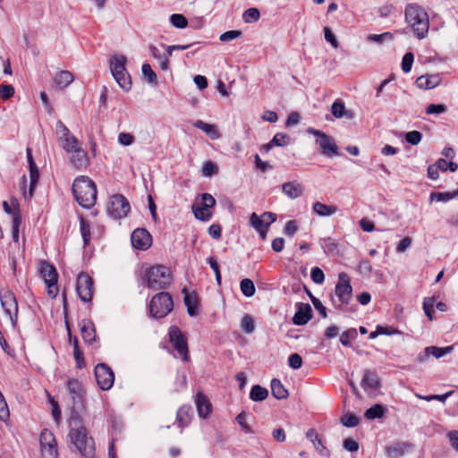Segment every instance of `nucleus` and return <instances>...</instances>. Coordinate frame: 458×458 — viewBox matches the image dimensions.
Returning <instances> with one entry per match:
<instances>
[{
  "label": "nucleus",
  "instance_id": "obj_1",
  "mask_svg": "<svg viewBox=\"0 0 458 458\" xmlns=\"http://www.w3.org/2000/svg\"><path fill=\"white\" fill-rule=\"evenodd\" d=\"M67 391L72 401V411L69 419V438L71 443L85 458H93L95 443L88 436L87 428L82 423L79 410L84 407V394L82 384L78 379H69L66 382Z\"/></svg>",
  "mask_w": 458,
  "mask_h": 458
},
{
  "label": "nucleus",
  "instance_id": "obj_2",
  "mask_svg": "<svg viewBox=\"0 0 458 458\" xmlns=\"http://www.w3.org/2000/svg\"><path fill=\"white\" fill-rule=\"evenodd\" d=\"M72 194L78 204L84 208H90L97 200V187L88 176L77 177L72 184Z\"/></svg>",
  "mask_w": 458,
  "mask_h": 458
},
{
  "label": "nucleus",
  "instance_id": "obj_3",
  "mask_svg": "<svg viewBox=\"0 0 458 458\" xmlns=\"http://www.w3.org/2000/svg\"><path fill=\"white\" fill-rule=\"evenodd\" d=\"M405 21L419 39L427 37L429 28L428 16L420 5L410 4L405 7Z\"/></svg>",
  "mask_w": 458,
  "mask_h": 458
},
{
  "label": "nucleus",
  "instance_id": "obj_4",
  "mask_svg": "<svg viewBox=\"0 0 458 458\" xmlns=\"http://www.w3.org/2000/svg\"><path fill=\"white\" fill-rule=\"evenodd\" d=\"M144 280L147 286L153 290L165 288L171 282L169 269L162 265H157L145 271Z\"/></svg>",
  "mask_w": 458,
  "mask_h": 458
},
{
  "label": "nucleus",
  "instance_id": "obj_5",
  "mask_svg": "<svg viewBox=\"0 0 458 458\" xmlns=\"http://www.w3.org/2000/svg\"><path fill=\"white\" fill-rule=\"evenodd\" d=\"M148 307L153 318H162L173 310L174 301L168 293L161 292L152 297Z\"/></svg>",
  "mask_w": 458,
  "mask_h": 458
},
{
  "label": "nucleus",
  "instance_id": "obj_6",
  "mask_svg": "<svg viewBox=\"0 0 458 458\" xmlns=\"http://www.w3.org/2000/svg\"><path fill=\"white\" fill-rule=\"evenodd\" d=\"M307 131L309 134H312L316 137L315 142L323 156L327 157L339 156L338 147L331 136L313 128H309Z\"/></svg>",
  "mask_w": 458,
  "mask_h": 458
},
{
  "label": "nucleus",
  "instance_id": "obj_7",
  "mask_svg": "<svg viewBox=\"0 0 458 458\" xmlns=\"http://www.w3.org/2000/svg\"><path fill=\"white\" fill-rule=\"evenodd\" d=\"M39 270L47 287V294L51 298H55L58 293V274L55 267L47 261H42Z\"/></svg>",
  "mask_w": 458,
  "mask_h": 458
},
{
  "label": "nucleus",
  "instance_id": "obj_8",
  "mask_svg": "<svg viewBox=\"0 0 458 458\" xmlns=\"http://www.w3.org/2000/svg\"><path fill=\"white\" fill-rule=\"evenodd\" d=\"M130 209V203L123 195L115 194L110 198L107 205V213L111 217L114 219L125 217Z\"/></svg>",
  "mask_w": 458,
  "mask_h": 458
},
{
  "label": "nucleus",
  "instance_id": "obj_9",
  "mask_svg": "<svg viewBox=\"0 0 458 458\" xmlns=\"http://www.w3.org/2000/svg\"><path fill=\"white\" fill-rule=\"evenodd\" d=\"M335 293L339 301V305L336 306L338 309H341L344 304H348L351 301L352 296V287L347 274L344 272L339 274L338 282L335 288Z\"/></svg>",
  "mask_w": 458,
  "mask_h": 458
},
{
  "label": "nucleus",
  "instance_id": "obj_10",
  "mask_svg": "<svg viewBox=\"0 0 458 458\" xmlns=\"http://www.w3.org/2000/svg\"><path fill=\"white\" fill-rule=\"evenodd\" d=\"M360 386L369 397H376L380 394L381 382L375 370L364 369Z\"/></svg>",
  "mask_w": 458,
  "mask_h": 458
},
{
  "label": "nucleus",
  "instance_id": "obj_11",
  "mask_svg": "<svg viewBox=\"0 0 458 458\" xmlns=\"http://www.w3.org/2000/svg\"><path fill=\"white\" fill-rule=\"evenodd\" d=\"M169 339L174 350L177 352L182 360L187 361L189 359L187 341L182 331L177 327L173 326L170 327Z\"/></svg>",
  "mask_w": 458,
  "mask_h": 458
},
{
  "label": "nucleus",
  "instance_id": "obj_12",
  "mask_svg": "<svg viewBox=\"0 0 458 458\" xmlns=\"http://www.w3.org/2000/svg\"><path fill=\"white\" fill-rule=\"evenodd\" d=\"M95 377L98 386L104 391L109 390L114 385V374L111 368L105 363L96 366Z\"/></svg>",
  "mask_w": 458,
  "mask_h": 458
},
{
  "label": "nucleus",
  "instance_id": "obj_13",
  "mask_svg": "<svg viewBox=\"0 0 458 458\" xmlns=\"http://www.w3.org/2000/svg\"><path fill=\"white\" fill-rule=\"evenodd\" d=\"M0 300L3 309L14 326L18 317V304L14 294L11 291L6 290L0 293Z\"/></svg>",
  "mask_w": 458,
  "mask_h": 458
},
{
  "label": "nucleus",
  "instance_id": "obj_14",
  "mask_svg": "<svg viewBox=\"0 0 458 458\" xmlns=\"http://www.w3.org/2000/svg\"><path fill=\"white\" fill-rule=\"evenodd\" d=\"M92 288H93V280L88 275L81 273L79 275L77 278V285L76 291L80 297V299L83 302H88L91 301L92 298Z\"/></svg>",
  "mask_w": 458,
  "mask_h": 458
},
{
  "label": "nucleus",
  "instance_id": "obj_15",
  "mask_svg": "<svg viewBox=\"0 0 458 458\" xmlns=\"http://www.w3.org/2000/svg\"><path fill=\"white\" fill-rule=\"evenodd\" d=\"M131 242L135 249L146 250L152 244V236L146 229L137 228L131 233Z\"/></svg>",
  "mask_w": 458,
  "mask_h": 458
},
{
  "label": "nucleus",
  "instance_id": "obj_16",
  "mask_svg": "<svg viewBox=\"0 0 458 458\" xmlns=\"http://www.w3.org/2000/svg\"><path fill=\"white\" fill-rule=\"evenodd\" d=\"M297 310L293 318V322L297 326L306 325L312 318V309L309 303L298 302Z\"/></svg>",
  "mask_w": 458,
  "mask_h": 458
},
{
  "label": "nucleus",
  "instance_id": "obj_17",
  "mask_svg": "<svg viewBox=\"0 0 458 458\" xmlns=\"http://www.w3.org/2000/svg\"><path fill=\"white\" fill-rule=\"evenodd\" d=\"M306 437L313 444L316 452L322 457L328 458L330 451L324 445L322 438L314 428H310L306 432Z\"/></svg>",
  "mask_w": 458,
  "mask_h": 458
},
{
  "label": "nucleus",
  "instance_id": "obj_18",
  "mask_svg": "<svg viewBox=\"0 0 458 458\" xmlns=\"http://www.w3.org/2000/svg\"><path fill=\"white\" fill-rule=\"evenodd\" d=\"M453 346L446 347H437V346H428L424 349V352L418 356V360L420 362L425 361L430 355L434 356L437 359H439L446 354H449L453 352Z\"/></svg>",
  "mask_w": 458,
  "mask_h": 458
},
{
  "label": "nucleus",
  "instance_id": "obj_19",
  "mask_svg": "<svg viewBox=\"0 0 458 458\" xmlns=\"http://www.w3.org/2000/svg\"><path fill=\"white\" fill-rule=\"evenodd\" d=\"M304 187L301 182H287L282 185V191L288 198L294 199L301 197L303 193Z\"/></svg>",
  "mask_w": 458,
  "mask_h": 458
},
{
  "label": "nucleus",
  "instance_id": "obj_20",
  "mask_svg": "<svg viewBox=\"0 0 458 458\" xmlns=\"http://www.w3.org/2000/svg\"><path fill=\"white\" fill-rule=\"evenodd\" d=\"M70 153V161L77 169H83L87 166L89 159L86 151L78 148Z\"/></svg>",
  "mask_w": 458,
  "mask_h": 458
},
{
  "label": "nucleus",
  "instance_id": "obj_21",
  "mask_svg": "<svg viewBox=\"0 0 458 458\" xmlns=\"http://www.w3.org/2000/svg\"><path fill=\"white\" fill-rule=\"evenodd\" d=\"M196 406L200 418L208 417L211 412V403L202 393H198L196 395Z\"/></svg>",
  "mask_w": 458,
  "mask_h": 458
},
{
  "label": "nucleus",
  "instance_id": "obj_22",
  "mask_svg": "<svg viewBox=\"0 0 458 458\" xmlns=\"http://www.w3.org/2000/svg\"><path fill=\"white\" fill-rule=\"evenodd\" d=\"M81 334L85 343L91 344L96 339L94 325L89 320H83L81 325Z\"/></svg>",
  "mask_w": 458,
  "mask_h": 458
},
{
  "label": "nucleus",
  "instance_id": "obj_23",
  "mask_svg": "<svg viewBox=\"0 0 458 458\" xmlns=\"http://www.w3.org/2000/svg\"><path fill=\"white\" fill-rule=\"evenodd\" d=\"M331 112L333 116L338 119L343 117L352 119L353 116L352 112L345 108V105L341 99H336L333 103L331 106Z\"/></svg>",
  "mask_w": 458,
  "mask_h": 458
},
{
  "label": "nucleus",
  "instance_id": "obj_24",
  "mask_svg": "<svg viewBox=\"0 0 458 458\" xmlns=\"http://www.w3.org/2000/svg\"><path fill=\"white\" fill-rule=\"evenodd\" d=\"M440 79L437 74L429 76H420L416 80V84L420 89H434L439 84Z\"/></svg>",
  "mask_w": 458,
  "mask_h": 458
},
{
  "label": "nucleus",
  "instance_id": "obj_25",
  "mask_svg": "<svg viewBox=\"0 0 458 458\" xmlns=\"http://www.w3.org/2000/svg\"><path fill=\"white\" fill-rule=\"evenodd\" d=\"M312 210L319 216H330L337 212L338 208L334 205L328 206L322 202L317 201L313 203Z\"/></svg>",
  "mask_w": 458,
  "mask_h": 458
},
{
  "label": "nucleus",
  "instance_id": "obj_26",
  "mask_svg": "<svg viewBox=\"0 0 458 458\" xmlns=\"http://www.w3.org/2000/svg\"><path fill=\"white\" fill-rule=\"evenodd\" d=\"M127 58L124 55H114L110 58V70L113 74L126 72L125 64Z\"/></svg>",
  "mask_w": 458,
  "mask_h": 458
},
{
  "label": "nucleus",
  "instance_id": "obj_27",
  "mask_svg": "<svg viewBox=\"0 0 458 458\" xmlns=\"http://www.w3.org/2000/svg\"><path fill=\"white\" fill-rule=\"evenodd\" d=\"M66 327L68 330V335H69L70 342L72 341L73 355H74V359L76 360L77 367L79 369H81L84 366V360H83V353L81 352V350L79 348V341H78L77 337H73V339H72L71 330H70V327H69V325L67 322H66Z\"/></svg>",
  "mask_w": 458,
  "mask_h": 458
},
{
  "label": "nucleus",
  "instance_id": "obj_28",
  "mask_svg": "<svg viewBox=\"0 0 458 458\" xmlns=\"http://www.w3.org/2000/svg\"><path fill=\"white\" fill-rule=\"evenodd\" d=\"M191 411V407L189 405H182L177 411L176 420L178 421L179 427H181L182 428H183L190 423Z\"/></svg>",
  "mask_w": 458,
  "mask_h": 458
},
{
  "label": "nucleus",
  "instance_id": "obj_29",
  "mask_svg": "<svg viewBox=\"0 0 458 458\" xmlns=\"http://www.w3.org/2000/svg\"><path fill=\"white\" fill-rule=\"evenodd\" d=\"M271 392L275 398L276 399H285L288 396V391L284 386L282 382L277 379L274 378L271 381Z\"/></svg>",
  "mask_w": 458,
  "mask_h": 458
},
{
  "label": "nucleus",
  "instance_id": "obj_30",
  "mask_svg": "<svg viewBox=\"0 0 458 458\" xmlns=\"http://www.w3.org/2000/svg\"><path fill=\"white\" fill-rule=\"evenodd\" d=\"M182 293H184V304L187 307L188 314L191 317L198 315V301L196 297L189 294L186 289H183Z\"/></svg>",
  "mask_w": 458,
  "mask_h": 458
},
{
  "label": "nucleus",
  "instance_id": "obj_31",
  "mask_svg": "<svg viewBox=\"0 0 458 458\" xmlns=\"http://www.w3.org/2000/svg\"><path fill=\"white\" fill-rule=\"evenodd\" d=\"M74 80L73 74L69 71L60 72L55 78V83L60 89L69 86Z\"/></svg>",
  "mask_w": 458,
  "mask_h": 458
},
{
  "label": "nucleus",
  "instance_id": "obj_32",
  "mask_svg": "<svg viewBox=\"0 0 458 458\" xmlns=\"http://www.w3.org/2000/svg\"><path fill=\"white\" fill-rule=\"evenodd\" d=\"M194 126L201 131H203L205 133H207L212 140H216L219 138V133L216 128L215 125L203 122L202 120H197L194 123Z\"/></svg>",
  "mask_w": 458,
  "mask_h": 458
},
{
  "label": "nucleus",
  "instance_id": "obj_33",
  "mask_svg": "<svg viewBox=\"0 0 458 458\" xmlns=\"http://www.w3.org/2000/svg\"><path fill=\"white\" fill-rule=\"evenodd\" d=\"M268 395V391L259 385H255L251 387L250 398L254 402H261Z\"/></svg>",
  "mask_w": 458,
  "mask_h": 458
},
{
  "label": "nucleus",
  "instance_id": "obj_34",
  "mask_svg": "<svg viewBox=\"0 0 458 458\" xmlns=\"http://www.w3.org/2000/svg\"><path fill=\"white\" fill-rule=\"evenodd\" d=\"M114 79L118 85L125 91H128L131 88V76L126 72H119L118 74H113Z\"/></svg>",
  "mask_w": 458,
  "mask_h": 458
},
{
  "label": "nucleus",
  "instance_id": "obj_35",
  "mask_svg": "<svg viewBox=\"0 0 458 458\" xmlns=\"http://www.w3.org/2000/svg\"><path fill=\"white\" fill-rule=\"evenodd\" d=\"M384 406L381 404H375L365 411L364 416L368 420H375L382 418L384 416Z\"/></svg>",
  "mask_w": 458,
  "mask_h": 458
},
{
  "label": "nucleus",
  "instance_id": "obj_36",
  "mask_svg": "<svg viewBox=\"0 0 458 458\" xmlns=\"http://www.w3.org/2000/svg\"><path fill=\"white\" fill-rule=\"evenodd\" d=\"M240 288L242 294L246 297H252L255 294L254 283L249 278H244L241 281Z\"/></svg>",
  "mask_w": 458,
  "mask_h": 458
},
{
  "label": "nucleus",
  "instance_id": "obj_37",
  "mask_svg": "<svg viewBox=\"0 0 458 458\" xmlns=\"http://www.w3.org/2000/svg\"><path fill=\"white\" fill-rule=\"evenodd\" d=\"M80 230L84 245L86 246L90 242V225L89 223L82 216L80 218Z\"/></svg>",
  "mask_w": 458,
  "mask_h": 458
},
{
  "label": "nucleus",
  "instance_id": "obj_38",
  "mask_svg": "<svg viewBox=\"0 0 458 458\" xmlns=\"http://www.w3.org/2000/svg\"><path fill=\"white\" fill-rule=\"evenodd\" d=\"M21 223V212H14L12 221V237L13 242L19 241V228Z\"/></svg>",
  "mask_w": 458,
  "mask_h": 458
},
{
  "label": "nucleus",
  "instance_id": "obj_39",
  "mask_svg": "<svg viewBox=\"0 0 458 458\" xmlns=\"http://www.w3.org/2000/svg\"><path fill=\"white\" fill-rule=\"evenodd\" d=\"M357 336V330L355 328H349L342 333L340 335V342L344 346H351V340L356 339Z\"/></svg>",
  "mask_w": 458,
  "mask_h": 458
},
{
  "label": "nucleus",
  "instance_id": "obj_40",
  "mask_svg": "<svg viewBox=\"0 0 458 458\" xmlns=\"http://www.w3.org/2000/svg\"><path fill=\"white\" fill-rule=\"evenodd\" d=\"M242 18L246 23L256 22L260 18V13L257 8H249L243 13Z\"/></svg>",
  "mask_w": 458,
  "mask_h": 458
},
{
  "label": "nucleus",
  "instance_id": "obj_41",
  "mask_svg": "<svg viewBox=\"0 0 458 458\" xmlns=\"http://www.w3.org/2000/svg\"><path fill=\"white\" fill-rule=\"evenodd\" d=\"M142 74L147 78L148 82L150 84L157 83V77L156 72L152 70L149 64H143L141 67Z\"/></svg>",
  "mask_w": 458,
  "mask_h": 458
},
{
  "label": "nucleus",
  "instance_id": "obj_42",
  "mask_svg": "<svg viewBox=\"0 0 458 458\" xmlns=\"http://www.w3.org/2000/svg\"><path fill=\"white\" fill-rule=\"evenodd\" d=\"M169 20L172 25L178 29H184L188 25V21L182 14L174 13Z\"/></svg>",
  "mask_w": 458,
  "mask_h": 458
},
{
  "label": "nucleus",
  "instance_id": "obj_43",
  "mask_svg": "<svg viewBox=\"0 0 458 458\" xmlns=\"http://www.w3.org/2000/svg\"><path fill=\"white\" fill-rule=\"evenodd\" d=\"M40 446L56 444L53 433L48 429L42 430L39 437Z\"/></svg>",
  "mask_w": 458,
  "mask_h": 458
},
{
  "label": "nucleus",
  "instance_id": "obj_44",
  "mask_svg": "<svg viewBox=\"0 0 458 458\" xmlns=\"http://www.w3.org/2000/svg\"><path fill=\"white\" fill-rule=\"evenodd\" d=\"M271 141L276 147H284L290 143V137L286 133L278 132L273 137Z\"/></svg>",
  "mask_w": 458,
  "mask_h": 458
},
{
  "label": "nucleus",
  "instance_id": "obj_45",
  "mask_svg": "<svg viewBox=\"0 0 458 458\" xmlns=\"http://www.w3.org/2000/svg\"><path fill=\"white\" fill-rule=\"evenodd\" d=\"M56 134L61 142L72 136L69 129L61 121L56 123Z\"/></svg>",
  "mask_w": 458,
  "mask_h": 458
},
{
  "label": "nucleus",
  "instance_id": "obj_46",
  "mask_svg": "<svg viewBox=\"0 0 458 458\" xmlns=\"http://www.w3.org/2000/svg\"><path fill=\"white\" fill-rule=\"evenodd\" d=\"M241 327L242 329L248 334H251L255 330L254 321L250 315H245L242 318Z\"/></svg>",
  "mask_w": 458,
  "mask_h": 458
},
{
  "label": "nucleus",
  "instance_id": "obj_47",
  "mask_svg": "<svg viewBox=\"0 0 458 458\" xmlns=\"http://www.w3.org/2000/svg\"><path fill=\"white\" fill-rule=\"evenodd\" d=\"M41 454L43 458H56L57 457V447L56 444L42 445Z\"/></svg>",
  "mask_w": 458,
  "mask_h": 458
},
{
  "label": "nucleus",
  "instance_id": "obj_48",
  "mask_svg": "<svg viewBox=\"0 0 458 458\" xmlns=\"http://www.w3.org/2000/svg\"><path fill=\"white\" fill-rule=\"evenodd\" d=\"M61 146L67 152H71L80 148L79 142L73 135L69 137V139H66V140L62 141Z\"/></svg>",
  "mask_w": 458,
  "mask_h": 458
},
{
  "label": "nucleus",
  "instance_id": "obj_49",
  "mask_svg": "<svg viewBox=\"0 0 458 458\" xmlns=\"http://www.w3.org/2000/svg\"><path fill=\"white\" fill-rule=\"evenodd\" d=\"M250 224L256 230H262L265 228H268L266 224L263 222L261 217L258 216L256 213H252L250 216Z\"/></svg>",
  "mask_w": 458,
  "mask_h": 458
},
{
  "label": "nucleus",
  "instance_id": "obj_50",
  "mask_svg": "<svg viewBox=\"0 0 458 458\" xmlns=\"http://www.w3.org/2000/svg\"><path fill=\"white\" fill-rule=\"evenodd\" d=\"M454 391H449L444 394H431V395H426V396H423V395H420V394H416V396L420 399H423V400H426V401H433V400H437V401H440L442 403H445V400L451 396L453 394Z\"/></svg>",
  "mask_w": 458,
  "mask_h": 458
},
{
  "label": "nucleus",
  "instance_id": "obj_51",
  "mask_svg": "<svg viewBox=\"0 0 458 458\" xmlns=\"http://www.w3.org/2000/svg\"><path fill=\"white\" fill-rule=\"evenodd\" d=\"M341 421L344 427L353 428L358 425L360 420L356 415L348 413L342 418Z\"/></svg>",
  "mask_w": 458,
  "mask_h": 458
},
{
  "label": "nucleus",
  "instance_id": "obj_52",
  "mask_svg": "<svg viewBox=\"0 0 458 458\" xmlns=\"http://www.w3.org/2000/svg\"><path fill=\"white\" fill-rule=\"evenodd\" d=\"M392 34L390 32H386L382 34H369L367 38L368 41L376 42L381 44L383 41L391 40Z\"/></svg>",
  "mask_w": 458,
  "mask_h": 458
},
{
  "label": "nucleus",
  "instance_id": "obj_53",
  "mask_svg": "<svg viewBox=\"0 0 458 458\" xmlns=\"http://www.w3.org/2000/svg\"><path fill=\"white\" fill-rule=\"evenodd\" d=\"M192 211L194 213L195 217L200 221H208L212 216V213L210 211L201 210L199 207L193 206Z\"/></svg>",
  "mask_w": 458,
  "mask_h": 458
},
{
  "label": "nucleus",
  "instance_id": "obj_54",
  "mask_svg": "<svg viewBox=\"0 0 458 458\" xmlns=\"http://www.w3.org/2000/svg\"><path fill=\"white\" fill-rule=\"evenodd\" d=\"M422 139V134L419 131H411L405 134V140L411 145H418Z\"/></svg>",
  "mask_w": 458,
  "mask_h": 458
},
{
  "label": "nucleus",
  "instance_id": "obj_55",
  "mask_svg": "<svg viewBox=\"0 0 458 458\" xmlns=\"http://www.w3.org/2000/svg\"><path fill=\"white\" fill-rule=\"evenodd\" d=\"M39 177V172L37 165L34 166H30V196H32V191L34 186L37 184Z\"/></svg>",
  "mask_w": 458,
  "mask_h": 458
},
{
  "label": "nucleus",
  "instance_id": "obj_56",
  "mask_svg": "<svg viewBox=\"0 0 458 458\" xmlns=\"http://www.w3.org/2000/svg\"><path fill=\"white\" fill-rule=\"evenodd\" d=\"M242 34V32L238 30H228L226 32L222 33L219 37V39L222 42H229L231 40L238 38L239 37H241Z\"/></svg>",
  "mask_w": 458,
  "mask_h": 458
},
{
  "label": "nucleus",
  "instance_id": "obj_57",
  "mask_svg": "<svg viewBox=\"0 0 458 458\" xmlns=\"http://www.w3.org/2000/svg\"><path fill=\"white\" fill-rule=\"evenodd\" d=\"M14 94V88L11 84L0 85V98L4 100H7L12 98Z\"/></svg>",
  "mask_w": 458,
  "mask_h": 458
},
{
  "label": "nucleus",
  "instance_id": "obj_58",
  "mask_svg": "<svg viewBox=\"0 0 458 458\" xmlns=\"http://www.w3.org/2000/svg\"><path fill=\"white\" fill-rule=\"evenodd\" d=\"M310 277L315 284H320L325 281L324 272L318 267L311 269Z\"/></svg>",
  "mask_w": 458,
  "mask_h": 458
},
{
  "label": "nucleus",
  "instance_id": "obj_59",
  "mask_svg": "<svg viewBox=\"0 0 458 458\" xmlns=\"http://www.w3.org/2000/svg\"><path fill=\"white\" fill-rule=\"evenodd\" d=\"M446 111V106L443 104H430L426 107L427 114H438L445 113Z\"/></svg>",
  "mask_w": 458,
  "mask_h": 458
},
{
  "label": "nucleus",
  "instance_id": "obj_60",
  "mask_svg": "<svg viewBox=\"0 0 458 458\" xmlns=\"http://www.w3.org/2000/svg\"><path fill=\"white\" fill-rule=\"evenodd\" d=\"M413 54L411 52L406 53L403 56V72H409L411 69L412 63H413Z\"/></svg>",
  "mask_w": 458,
  "mask_h": 458
},
{
  "label": "nucleus",
  "instance_id": "obj_61",
  "mask_svg": "<svg viewBox=\"0 0 458 458\" xmlns=\"http://www.w3.org/2000/svg\"><path fill=\"white\" fill-rule=\"evenodd\" d=\"M423 310L426 316L429 320H433L434 314V300L433 299H426L423 302Z\"/></svg>",
  "mask_w": 458,
  "mask_h": 458
},
{
  "label": "nucleus",
  "instance_id": "obj_62",
  "mask_svg": "<svg viewBox=\"0 0 458 458\" xmlns=\"http://www.w3.org/2000/svg\"><path fill=\"white\" fill-rule=\"evenodd\" d=\"M387 458H399L401 457V445L394 444L386 448Z\"/></svg>",
  "mask_w": 458,
  "mask_h": 458
},
{
  "label": "nucleus",
  "instance_id": "obj_63",
  "mask_svg": "<svg viewBox=\"0 0 458 458\" xmlns=\"http://www.w3.org/2000/svg\"><path fill=\"white\" fill-rule=\"evenodd\" d=\"M288 364L293 369H298L302 365V359L298 353H293L288 358Z\"/></svg>",
  "mask_w": 458,
  "mask_h": 458
},
{
  "label": "nucleus",
  "instance_id": "obj_64",
  "mask_svg": "<svg viewBox=\"0 0 458 458\" xmlns=\"http://www.w3.org/2000/svg\"><path fill=\"white\" fill-rule=\"evenodd\" d=\"M246 419H247V414L246 412L244 411H242L241 413H239L236 417V420L237 422L239 423V425L242 427V428L246 432V433H252V429L246 423Z\"/></svg>",
  "mask_w": 458,
  "mask_h": 458
}]
</instances>
